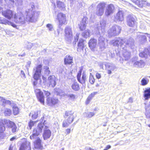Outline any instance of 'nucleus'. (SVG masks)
<instances>
[{
  "label": "nucleus",
  "instance_id": "5",
  "mask_svg": "<svg viewBox=\"0 0 150 150\" xmlns=\"http://www.w3.org/2000/svg\"><path fill=\"white\" fill-rule=\"evenodd\" d=\"M121 30V28L120 26L115 25L110 29L108 34L111 36H116L120 34Z\"/></svg>",
  "mask_w": 150,
  "mask_h": 150
},
{
  "label": "nucleus",
  "instance_id": "44",
  "mask_svg": "<svg viewBox=\"0 0 150 150\" xmlns=\"http://www.w3.org/2000/svg\"><path fill=\"white\" fill-rule=\"evenodd\" d=\"M71 129L70 128H68L66 129L65 131V134H69L71 132Z\"/></svg>",
  "mask_w": 150,
  "mask_h": 150
},
{
  "label": "nucleus",
  "instance_id": "21",
  "mask_svg": "<svg viewBox=\"0 0 150 150\" xmlns=\"http://www.w3.org/2000/svg\"><path fill=\"white\" fill-rule=\"evenodd\" d=\"M123 19V16L122 13L121 11H119L115 17V21H122Z\"/></svg>",
  "mask_w": 150,
  "mask_h": 150
},
{
  "label": "nucleus",
  "instance_id": "2",
  "mask_svg": "<svg viewBox=\"0 0 150 150\" xmlns=\"http://www.w3.org/2000/svg\"><path fill=\"white\" fill-rule=\"evenodd\" d=\"M74 112L71 110H68L65 112L64 116L66 119L62 123V126L63 127H67L73 122L74 118Z\"/></svg>",
  "mask_w": 150,
  "mask_h": 150
},
{
  "label": "nucleus",
  "instance_id": "15",
  "mask_svg": "<svg viewBox=\"0 0 150 150\" xmlns=\"http://www.w3.org/2000/svg\"><path fill=\"white\" fill-rule=\"evenodd\" d=\"M30 143L29 142H25L22 143L20 145L19 150H31Z\"/></svg>",
  "mask_w": 150,
  "mask_h": 150
},
{
  "label": "nucleus",
  "instance_id": "62",
  "mask_svg": "<svg viewBox=\"0 0 150 150\" xmlns=\"http://www.w3.org/2000/svg\"><path fill=\"white\" fill-rule=\"evenodd\" d=\"M148 127H150V124L149 125H148Z\"/></svg>",
  "mask_w": 150,
  "mask_h": 150
},
{
  "label": "nucleus",
  "instance_id": "31",
  "mask_svg": "<svg viewBox=\"0 0 150 150\" xmlns=\"http://www.w3.org/2000/svg\"><path fill=\"white\" fill-rule=\"evenodd\" d=\"M11 110L9 108H6L4 112V114L6 116H9L11 114Z\"/></svg>",
  "mask_w": 150,
  "mask_h": 150
},
{
  "label": "nucleus",
  "instance_id": "29",
  "mask_svg": "<svg viewBox=\"0 0 150 150\" xmlns=\"http://www.w3.org/2000/svg\"><path fill=\"white\" fill-rule=\"evenodd\" d=\"M42 68V65L40 64L37 65L35 67V72L41 74Z\"/></svg>",
  "mask_w": 150,
  "mask_h": 150
},
{
  "label": "nucleus",
  "instance_id": "25",
  "mask_svg": "<svg viewBox=\"0 0 150 150\" xmlns=\"http://www.w3.org/2000/svg\"><path fill=\"white\" fill-rule=\"evenodd\" d=\"M51 135V132L49 129L45 130L44 131L43 135V137L44 140L47 139L49 138Z\"/></svg>",
  "mask_w": 150,
  "mask_h": 150
},
{
  "label": "nucleus",
  "instance_id": "47",
  "mask_svg": "<svg viewBox=\"0 0 150 150\" xmlns=\"http://www.w3.org/2000/svg\"><path fill=\"white\" fill-rule=\"evenodd\" d=\"M46 27L48 28L49 30H51L53 28L52 26V25L50 24H48L46 25Z\"/></svg>",
  "mask_w": 150,
  "mask_h": 150
},
{
  "label": "nucleus",
  "instance_id": "34",
  "mask_svg": "<svg viewBox=\"0 0 150 150\" xmlns=\"http://www.w3.org/2000/svg\"><path fill=\"white\" fill-rule=\"evenodd\" d=\"M82 34L83 36L85 38H87V37H89L90 35V30H86Z\"/></svg>",
  "mask_w": 150,
  "mask_h": 150
},
{
  "label": "nucleus",
  "instance_id": "27",
  "mask_svg": "<svg viewBox=\"0 0 150 150\" xmlns=\"http://www.w3.org/2000/svg\"><path fill=\"white\" fill-rule=\"evenodd\" d=\"M4 123L0 122V135H3L6 130V128L4 125Z\"/></svg>",
  "mask_w": 150,
  "mask_h": 150
},
{
  "label": "nucleus",
  "instance_id": "33",
  "mask_svg": "<svg viewBox=\"0 0 150 150\" xmlns=\"http://www.w3.org/2000/svg\"><path fill=\"white\" fill-rule=\"evenodd\" d=\"M38 121H33L32 120H30L29 121L28 123V126L29 127L30 129H32V127Z\"/></svg>",
  "mask_w": 150,
  "mask_h": 150
},
{
  "label": "nucleus",
  "instance_id": "9",
  "mask_svg": "<svg viewBox=\"0 0 150 150\" xmlns=\"http://www.w3.org/2000/svg\"><path fill=\"white\" fill-rule=\"evenodd\" d=\"M36 97L38 100L43 104H44V96L43 92L39 89H36L35 90Z\"/></svg>",
  "mask_w": 150,
  "mask_h": 150
},
{
  "label": "nucleus",
  "instance_id": "3",
  "mask_svg": "<svg viewBox=\"0 0 150 150\" xmlns=\"http://www.w3.org/2000/svg\"><path fill=\"white\" fill-rule=\"evenodd\" d=\"M83 68L80 69L76 76L77 79L78 81L81 84H85L87 79V75L85 71H83Z\"/></svg>",
  "mask_w": 150,
  "mask_h": 150
},
{
  "label": "nucleus",
  "instance_id": "35",
  "mask_svg": "<svg viewBox=\"0 0 150 150\" xmlns=\"http://www.w3.org/2000/svg\"><path fill=\"white\" fill-rule=\"evenodd\" d=\"M13 113L14 115H16L19 113L18 108L17 107H13Z\"/></svg>",
  "mask_w": 150,
  "mask_h": 150
},
{
  "label": "nucleus",
  "instance_id": "6",
  "mask_svg": "<svg viewBox=\"0 0 150 150\" xmlns=\"http://www.w3.org/2000/svg\"><path fill=\"white\" fill-rule=\"evenodd\" d=\"M56 19L59 22V25L60 26L67 23L66 15L62 12L58 13Z\"/></svg>",
  "mask_w": 150,
  "mask_h": 150
},
{
  "label": "nucleus",
  "instance_id": "64",
  "mask_svg": "<svg viewBox=\"0 0 150 150\" xmlns=\"http://www.w3.org/2000/svg\"><path fill=\"white\" fill-rule=\"evenodd\" d=\"M146 34L147 35H148V34L147 33H146Z\"/></svg>",
  "mask_w": 150,
  "mask_h": 150
},
{
  "label": "nucleus",
  "instance_id": "38",
  "mask_svg": "<svg viewBox=\"0 0 150 150\" xmlns=\"http://www.w3.org/2000/svg\"><path fill=\"white\" fill-rule=\"evenodd\" d=\"M149 104H148L147 103H145V109L146 111H148L149 110V108L150 107V101L149 102Z\"/></svg>",
  "mask_w": 150,
  "mask_h": 150
},
{
  "label": "nucleus",
  "instance_id": "51",
  "mask_svg": "<svg viewBox=\"0 0 150 150\" xmlns=\"http://www.w3.org/2000/svg\"><path fill=\"white\" fill-rule=\"evenodd\" d=\"M96 76L97 79H100L101 78V74L98 73H96Z\"/></svg>",
  "mask_w": 150,
  "mask_h": 150
},
{
  "label": "nucleus",
  "instance_id": "45",
  "mask_svg": "<svg viewBox=\"0 0 150 150\" xmlns=\"http://www.w3.org/2000/svg\"><path fill=\"white\" fill-rule=\"evenodd\" d=\"M44 92L45 95L46 96L47 98L51 95L50 93L48 91H44Z\"/></svg>",
  "mask_w": 150,
  "mask_h": 150
},
{
  "label": "nucleus",
  "instance_id": "60",
  "mask_svg": "<svg viewBox=\"0 0 150 150\" xmlns=\"http://www.w3.org/2000/svg\"><path fill=\"white\" fill-rule=\"evenodd\" d=\"M10 1L12 2L13 3H14V1L13 0H10Z\"/></svg>",
  "mask_w": 150,
  "mask_h": 150
},
{
  "label": "nucleus",
  "instance_id": "14",
  "mask_svg": "<svg viewBox=\"0 0 150 150\" xmlns=\"http://www.w3.org/2000/svg\"><path fill=\"white\" fill-rule=\"evenodd\" d=\"M88 46L91 51H94L96 47L97 40L94 38H91L88 42Z\"/></svg>",
  "mask_w": 150,
  "mask_h": 150
},
{
  "label": "nucleus",
  "instance_id": "46",
  "mask_svg": "<svg viewBox=\"0 0 150 150\" xmlns=\"http://www.w3.org/2000/svg\"><path fill=\"white\" fill-rule=\"evenodd\" d=\"M3 103L4 104H6L7 103L11 104V102L9 100H6L4 99H3Z\"/></svg>",
  "mask_w": 150,
  "mask_h": 150
},
{
  "label": "nucleus",
  "instance_id": "12",
  "mask_svg": "<svg viewBox=\"0 0 150 150\" xmlns=\"http://www.w3.org/2000/svg\"><path fill=\"white\" fill-rule=\"evenodd\" d=\"M34 148L35 149L42 150L43 147L42 144V140L39 137H37L33 142Z\"/></svg>",
  "mask_w": 150,
  "mask_h": 150
},
{
  "label": "nucleus",
  "instance_id": "17",
  "mask_svg": "<svg viewBox=\"0 0 150 150\" xmlns=\"http://www.w3.org/2000/svg\"><path fill=\"white\" fill-rule=\"evenodd\" d=\"M73 63V57L69 55L66 56L64 59V63L65 65L72 64Z\"/></svg>",
  "mask_w": 150,
  "mask_h": 150
},
{
  "label": "nucleus",
  "instance_id": "19",
  "mask_svg": "<svg viewBox=\"0 0 150 150\" xmlns=\"http://www.w3.org/2000/svg\"><path fill=\"white\" fill-rule=\"evenodd\" d=\"M87 20V18L85 17H84L82 18V21L80 24L79 25V27L81 31H83L86 29Z\"/></svg>",
  "mask_w": 150,
  "mask_h": 150
},
{
  "label": "nucleus",
  "instance_id": "42",
  "mask_svg": "<svg viewBox=\"0 0 150 150\" xmlns=\"http://www.w3.org/2000/svg\"><path fill=\"white\" fill-rule=\"evenodd\" d=\"M142 41L146 42L147 40V38L146 35H143L141 36Z\"/></svg>",
  "mask_w": 150,
  "mask_h": 150
},
{
  "label": "nucleus",
  "instance_id": "18",
  "mask_svg": "<svg viewBox=\"0 0 150 150\" xmlns=\"http://www.w3.org/2000/svg\"><path fill=\"white\" fill-rule=\"evenodd\" d=\"M114 7L113 5L112 4L108 5L105 10V15L106 16H108L112 14L114 12Z\"/></svg>",
  "mask_w": 150,
  "mask_h": 150
},
{
  "label": "nucleus",
  "instance_id": "1",
  "mask_svg": "<svg viewBox=\"0 0 150 150\" xmlns=\"http://www.w3.org/2000/svg\"><path fill=\"white\" fill-rule=\"evenodd\" d=\"M1 14L4 17L8 20H10L13 18L14 21L16 23L23 24L25 23L24 16L21 15L18 16L17 14L14 13L13 11L11 9H7L2 11Z\"/></svg>",
  "mask_w": 150,
  "mask_h": 150
},
{
  "label": "nucleus",
  "instance_id": "61",
  "mask_svg": "<svg viewBox=\"0 0 150 150\" xmlns=\"http://www.w3.org/2000/svg\"><path fill=\"white\" fill-rule=\"evenodd\" d=\"M36 83H35V82H34V83H33V84L34 85H36Z\"/></svg>",
  "mask_w": 150,
  "mask_h": 150
},
{
  "label": "nucleus",
  "instance_id": "57",
  "mask_svg": "<svg viewBox=\"0 0 150 150\" xmlns=\"http://www.w3.org/2000/svg\"><path fill=\"white\" fill-rule=\"evenodd\" d=\"M108 73V74H110L112 73V71L110 70H108L107 71Z\"/></svg>",
  "mask_w": 150,
  "mask_h": 150
},
{
  "label": "nucleus",
  "instance_id": "4",
  "mask_svg": "<svg viewBox=\"0 0 150 150\" xmlns=\"http://www.w3.org/2000/svg\"><path fill=\"white\" fill-rule=\"evenodd\" d=\"M43 127V125L42 123H39L37 127L33 129L32 134L30 136V139L31 140L34 139L39 135L42 132Z\"/></svg>",
  "mask_w": 150,
  "mask_h": 150
},
{
  "label": "nucleus",
  "instance_id": "55",
  "mask_svg": "<svg viewBox=\"0 0 150 150\" xmlns=\"http://www.w3.org/2000/svg\"><path fill=\"white\" fill-rule=\"evenodd\" d=\"M42 78L44 81L45 82L46 81L47 79L46 77L44 76H42Z\"/></svg>",
  "mask_w": 150,
  "mask_h": 150
},
{
  "label": "nucleus",
  "instance_id": "49",
  "mask_svg": "<svg viewBox=\"0 0 150 150\" xmlns=\"http://www.w3.org/2000/svg\"><path fill=\"white\" fill-rule=\"evenodd\" d=\"M68 97L70 99H74L75 98V96L73 94H71L69 95L68 96Z\"/></svg>",
  "mask_w": 150,
  "mask_h": 150
},
{
  "label": "nucleus",
  "instance_id": "11",
  "mask_svg": "<svg viewBox=\"0 0 150 150\" xmlns=\"http://www.w3.org/2000/svg\"><path fill=\"white\" fill-rule=\"evenodd\" d=\"M48 84L50 87H54L57 84V78L54 75H50L48 78Z\"/></svg>",
  "mask_w": 150,
  "mask_h": 150
},
{
  "label": "nucleus",
  "instance_id": "37",
  "mask_svg": "<svg viewBox=\"0 0 150 150\" xmlns=\"http://www.w3.org/2000/svg\"><path fill=\"white\" fill-rule=\"evenodd\" d=\"M44 71L45 74L49 75L50 74L51 71L49 70V67L48 66H45L44 67Z\"/></svg>",
  "mask_w": 150,
  "mask_h": 150
},
{
  "label": "nucleus",
  "instance_id": "39",
  "mask_svg": "<svg viewBox=\"0 0 150 150\" xmlns=\"http://www.w3.org/2000/svg\"><path fill=\"white\" fill-rule=\"evenodd\" d=\"M146 54V52H145V50L144 51L142 52L139 53V56L142 58L145 57Z\"/></svg>",
  "mask_w": 150,
  "mask_h": 150
},
{
  "label": "nucleus",
  "instance_id": "54",
  "mask_svg": "<svg viewBox=\"0 0 150 150\" xmlns=\"http://www.w3.org/2000/svg\"><path fill=\"white\" fill-rule=\"evenodd\" d=\"M16 139V138L15 137H11L10 139V141H13L14 140Z\"/></svg>",
  "mask_w": 150,
  "mask_h": 150
},
{
  "label": "nucleus",
  "instance_id": "36",
  "mask_svg": "<svg viewBox=\"0 0 150 150\" xmlns=\"http://www.w3.org/2000/svg\"><path fill=\"white\" fill-rule=\"evenodd\" d=\"M40 74H41L35 72L33 76L34 79L36 81L38 80L40 76Z\"/></svg>",
  "mask_w": 150,
  "mask_h": 150
},
{
  "label": "nucleus",
  "instance_id": "16",
  "mask_svg": "<svg viewBox=\"0 0 150 150\" xmlns=\"http://www.w3.org/2000/svg\"><path fill=\"white\" fill-rule=\"evenodd\" d=\"M59 100L58 99L54 98H50L48 97L46 100V103L49 106H52L58 103Z\"/></svg>",
  "mask_w": 150,
  "mask_h": 150
},
{
  "label": "nucleus",
  "instance_id": "56",
  "mask_svg": "<svg viewBox=\"0 0 150 150\" xmlns=\"http://www.w3.org/2000/svg\"><path fill=\"white\" fill-rule=\"evenodd\" d=\"M13 147L12 146V145H11L9 147V150H13Z\"/></svg>",
  "mask_w": 150,
  "mask_h": 150
},
{
  "label": "nucleus",
  "instance_id": "58",
  "mask_svg": "<svg viewBox=\"0 0 150 150\" xmlns=\"http://www.w3.org/2000/svg\"><path fill=\"white\" fill-rule=\"evenodd\" d=\"M31 7L32 10H33L35 8V6L33 5H32L31 6Z\"/></svg>",
  "mask_w": 150,
  "mask_h": 150
},
{
  "label": "nucleus",
  "instance_id": "32",
  "mask_svg": "<svg viewBox=\"0 0 150 150\" xmlns=\"http://www.w3.org/2000/svg\"><path fill=\"white\" fill-rule=\"evenodd\" d=\"M149 80L146 78H143L141 81V85L142 86L146 85L148 83Z\"/></svg>",
  "mask_w": 150,
  "mask_h": 150
},
{
  "label": "nucleus",
  "instance_id": "10",
  "mask_svg": "<svg viewBox=\"0 0 150 150\" xmlns=\"http://www.w3.org/2000/svg\"><path fill=\"white\" fill-rule=\"evenodd\" d=\"M137 19L136 17L131 16H129L127 17V25L130 27H134L137 26Z\"/></svg>",
  "mask_w": 150,
  "mask_h": 150
},
{
  "label": "nucleus",
  "instance_id": "24",
  "mask_svg": "<svg viewBox=\"0 0 150 150\" xmlns=\"http://www.w3.org/2000/svg\"><path fill=\"white\" fill-rule=\"evenodd\" d=\"M134 2L139 7L142 8L146 4V1L143 0H136Z\"/></svg>",
  "mask_w": 150,
  "mask_h": 150
},
{
  "label": "nucleus",
  "instance_id": "63",
  "mask_svg": "<svg viewBox=\"0 0 150 150\" xmlns=\"http://www.w3.org/2000/svg\"><path fill=\"white\" fill-rule=\"evenodd\" d=\"M33 115L32 116V117L33 118Z\"/></svg>",
  "mask_w": 150,
  "mask_h": 150
},
{
  "label": "nucleus",
  "instance_id": "30",
  "mask_svg": "<svg viewBox=\"0 0 150 150\" xmlns=\"http://www.w3.org/2000/svg\"><path fill=\"white\" fill-rule=\"evenodd\" d=\"M89 81V83L91 84H94L95 81V79L94 77V76L91 73H90V74Z\"/></svg>",
  "mask_w": 150,
  "mask_h": 150
},
{
  "label": "nucleus",
  "instance_id": "52",
  "mask_svg": "<svg viewBox=\"0 0 150 150\" xmlns=\"http://www.w3.org/2000/svg\"><path fill=\"white\" fill-rule=\"evenodd\" d=\"M111 147V146L110 145H107L106 146L105 148L103 149V150H107L110 149V148Z\"/></svg>",
  "mask_w": 150,
  "mask_h": 150
},
{
  "label": "nucleus",
  "instance_id": "48",
  "mask_svg": "<svg viewBox=\"0 0 150 150\" xmlns=\"http://www.w3.org/2000/svg\"><path fill=\"white\" fill-rule=\"evenodd\" d=\"M91 100V99L88 97L85 102V103L86 105H87L89 103Z\"/></svg>",
  "mask_w": 150,
  "mask_h": 150
},
{
  "label": "nucleus",
  "instance_id": "41",
  "mask_svg": "<svg viewBox=\"0 0 150 150\" xmlns=\"http://www.w3.org/2000/svg\"><path fill=\"white\" fill-rule=\"evenodd\" d=\"M97 92H96L91 93L89 95L88 97L92 99L97 94Z\"/></svg>",
  "mask_w": 150,
  "mask_h": 150
},
{
  "label": "nucleus",
  "instance_id": "20",
  "mask_svg": "<svg viewBox=\"0 0 150 150\" xmlns=\"http://www.w3.org/2000/svg\"><path fill=\"white\" fill-rule=\"evenodd\" d=\"M84 40L83 39L80 40L78 44V47L77 50L78 52H80L83 50L84 47Z\"/></svg>",
  "mask_w": 150,
  "mask_h": 150
},
{
  "label": "nucleus",
  "instance_id": "50",
  "mask_svg": "<svg viewBox=\"0 0 150 150\" xmlns=\"http://www.w3.org/2000/svg\"><path fill=\"white\" fill-rule=\"evenodd\" d=\"M95 114L93 112H90L88 114V117H91L94 115Z\"/></svg>",
  "mask_w": 150,
  "mask_h": 150
},
{
  "label": "nucleus",
  "instance_id": "43",
  "mask_svg": "<svg viewBox=\"0 0 150 150\" xmlns=\"http://www.w3.org/2000/svg\"><path fill=\"white\" fill-rule=\"evenodd\" d=\"M145 51L146 54L150 56V47L145 49Z\"/></svg>",
  "mask_w": 150,
  "mask_h": 150
},
{
  "label": "nucleus",
  "instance_id": "53",
  "mask_svg": "<svg viewBox=\"0 0 150 150\" xmlns=\"http://www.w3.org/2000/svg\"><path fill=\"white\" fill-rule=\"evenodd\" d=\"M139 61H136L134 63V65L135 66H137L138 67L139 65Z\"/></svg>",
  "mask_w": 150,
  "mask_h": 150
},
{
  "label": "nucleus",
  "instance_id": "40",
  "mask_svg": "<svg viewBox=\"0 0 150 150\" xmlns=\"http://www.w3.org/2000/svg\"><path fill=\"white\" fill-rule=\"evenodd\" d=\"M139 65L138 67H142L144 66L145 65L144 62L140 60L139 62Z\"/></svg>",
  "mask_w": 150,
  "mask_h": 150
},
{
  "label": "nucleus",
  "instance_id": "7",
  "mask_svg": "<svg viewBox=\"0 0 150 150\" xmlns=\"http://www.w3.org/2000/svg\"><path fill=\"white\" fill-rule=\"evenodd\" d=\"M106 4L104 2L99 3L97 6V10L96 14L98 16H101L103 14Z\"/></svg>",
  "mask_w": 150,
  "mask_h": 150
},
{
  "label": "nucleus",
  "instance_id": "13",
  "mask_svg": "<svg viewBox=\"0 0 150 150\" xmlns=\"http://www.w3.org/2000/svg\"><path fill=\"white\" fill-rule=\"evenodd\" d=\"M65 38L66 39H70L73 37L72 28L69 26H66L64 30Z\"/></svg>",
  "mask_w": 150,
  "mask_h": 150
},
{
  "label": "nucleus",
  "instance_id": "23",
  "mask_svg": "<svg viewBox=\"0 0 150 150\" xmlns=\"http://www.w3.org/2000/svg\"><path fill=\"white\" fill-rule=\"evenodd\" d=\"M71 87L74 91H78L80 89V86L76 81H74L71 84Z\"/></svg>",
  "mask_w": 150,
  "mask_h": 150
},
{
  "label": "nucleus",
  "instance_id": "28",
  "mask_svg": "<svg viewBox=\"0 0 150 150\" xmlns=\"http://www.w3.org/2000/svg\"><path fill=\"white\" fill-rule=\"evenodd\" d=\"M1 23L3 24H4L5 25H6L7 24H9V23L13 27L16 28L17 27L16 25L14 23H13L9 21L6 19H5L4 21L1 20Z\"/></svg>",
  "mask_w": 150,
  "mask_h": 150
},
{
  "label": "nucleus",
  "instance_id": "8",
  "mask_svg": "<svg viewBox=\"0 0 150 150\" xmlns=\"http://www.w3.org/2000/svg\"><path fill=\"white\" fill-rule=\"evenodd\" d=\"M4 121L5 124L6 125L7 127L11 128V131L12 133H14L17 131V127L15 123L9 120L4 119Z\"/></svg>",
  "mask_w": 150,
  "mask_h": 150
},
{
  "label": "nucleus",
  "instance_id": "26",
  "mask_svg": "<svg viewBox=\"0 0 150 150\" xmlns=\"http://www.w3.org/2000/svg\"><path fill=\"white\" fill-rule=\"evenodd\" d=\"M57 6L59 9L62 10L65 8V6L63 2L59 1H57Z\"/></svg>",
  "mask_w": 150,
  "mask_h": 150
},
{
  "label": "nucleus",
  "instance_id": "59",
  "mask_svg": "<svg viewBox=\"0 0 150 150\" xmlns=\"http://www.w3.org/2000/svg\"><path fill=\"white\" fill-rule=\"evenodd\" d=\"M87 150H95V149H92V148H91V147H89Z\"/></svg>",
  "mask_w": 150,
  "mask_h": 150
},
{
  "label": "nucleus",
  "instance_id": "22",
  "mask_svg": "<svg viewBox=\"0 0 150 150\" xmlns=\"http://www.w3.org/2000/svg\"><path fill=\"white\" fill-rule=\"evenodd\" d=\"M143 94V96L144 98V100H147L150 98V88L147 89H146L144 91Z\"/></svg>",
  "mask_w": 150,
  "mask_h": 150
}]
</instances>
